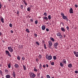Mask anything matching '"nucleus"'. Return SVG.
Masks as SVG:
<instances>
[{
    "label": "nucleus",
    "mask_w": 78,
    "mask_h": 78,
    "mask_svg": "<svg viewBox=\"0 0 78 78\" xmlns=\"http://www.w3.org/2000/svg\"><path fill=\"white\" fill-rule=\"evenodd\" d=\"M46 66L47 67H48V65L47 64H46Z\"/></svg>",
    "instance_id": "obj_56"
},
{
    "label": "nucleus",
    "mask_w": 78,
    "mask_h": 78,
    "mask_svg": "<svg viewBox=\"0 0 78 78\" xmlns=\"http://www.w3.org/2000/svg\"><path fill=\"white\" fill-rule=\"evenodd\" d=\"M12 76L13 78H16V73H15V72H14V71H13Z\"/></svg>",
    "instance_id": "obj_10"
},
{
    "label": "nucleus",
    "mask_w": 78,
    "mask_h": 78,
    "mask_svg": "<svg viewBox=\"0 0 78 78\" xmlns=\"http://www.w3.org/2000/svg\"><path fill=\"white\" fill-rule=\"evenodd\" d=\"M9 26L10 27H12V25L11 23H10L9 25Z\"/></svg>",
    "instance_id": "obj_42"
},
{
    "label": "nucleus",
    "mask_w": 78,
    "mask_h": 78,
    "mask_svg": "<svg viewBox=\"0 0 78 78\" xmlns=\"http://www.w3.org/2000/svg\"><path fill=\"white\" fill-rule=\"evenodd\" d=\"M29 76L30 78H34L36 77V75L33 72H30L29 73Z\"/></svg>",
    "instance_id": "obj_1"
},
{
    "label": "nucleus",
    "mask_w": 78,
    "mask_h": 78,
    "mask_svg": "<svg viewBox=\"0 0 78 78\" xmlns=\"http://www.w3.org/2000/svg\"><path fill=\"white\" fill-rule=\"evenodd\" d=\"M8 68H11V63H9L8 65Z\"/></svg>",
    "instance_id": "obj_28"
},
{
    "label": "nucleus",
    "mask_w": 78,
    "mask_h": 78,
    "mask_svg": "<svg viewBox=\"0 0 78 78\" xmlns=\"http://www.w3.org/2000/svg\"><path fill=\"white\" fill-rule=\"evenodd\" d=\"M66 21H67V22H68V21H69V20L70 21V20H68L67 18H66Z\"/></svg>",
    "instance_id": "obj_58"
},
{
    "label": "nucleus",
    "mask_w": 78,
    "mask_h": 78,
    "mask_svg": "<svg viewBox=\"0 0 78 78\" xmlns=\"http://www.w3.org/2000/svg\"><path fill=\"white\" fill-rule=\"evenodd\" d=\"M2 35V32H0V36H1Z\"/></svg>",
    "instance_id": "obj_59"
},
{
    "label": "nucleus",
    "mask_w": 78,
    "mask_h": 78,
    "mask_svg": "<svg viewBox=\"0 0 78 78\" xmlns=\"http://www.w3.org/2000/svg\"><path fill=\"white\" fill-rule=\"evenodd\" d=\"M44 16H47V14L46 12H44Z\"/></svg>",
    "instance_id": "obj_37"
},
{
    "label": "nucleus",
    "mask_w": 78,
    "mask_h": 78,
    "mask_svg": "<svg viewBox=\"0 0 78 78\" xmlns=\"http://www.w3.org/2000/svg\"><path fill=\"white\" fill-rule=\"evenodd\" d=\"M68 66L69 67V68H72V64H70L68 65Z\"/></svg>",
    "instance_id": "obj_18"
},
{
    "label": "nucleus",
    "mask_w": 78,
    "mask_h": 78,
    "mask_svg": "<svg viewBox=\"0 0 78 78\" xmlns=\"http://www.w3.org/2000/svg\"><path fill=\"white\" fill-rule=\"evenodd\" d=\"M61 30L62 31H63V32H65L66 31V30L64 29V27H62L61 28Z\"/></svg>",
    "instance_id": "obj_13"
},
{
    "label": "nucleus",
    "mask_w": 78,
    "mask_h": 78,
    "mask_svg": "<svg viewBox=\"0 0 78 78\" xmlns=\"http://www.w3.org/2000/svg\"><path fill=\"white\" fill-rule=\"evenodd\" d=\"M11 33H13V31L11 30Z\"/></svg>",
    "instance_id": "obj_62"
},
{
    "label": "nucleus",
    "mask_w": 78,
    "mask_h": 78,
    "mask_svg": "<svg viewBox=\"0 0 78 78\" xmlns=\"http://www.w3.org/2000/svg\"><path fill=\"white\" fill-rule=\"evenodd\" d=\"M43 67L45 68V67H46V65H43Z\"/></svg>",
    "instance_id": "obj_52"
},
{
    "label": "nucleus",
    "mask_w": 78,
    "mask_h": 78,
    "mask_svg": "<svg viewBox=\"0 0 78 78\" xmlns=\"http://www.w3.org/2000/svg\"><path fill=\"white\" fill-rule=\"evenodd\" d=\"M54 47L55 49H57V46L58 45V43L56 42L54 44Z\"/></svg>",
    "instance_id": "obj_5"
},
{
    "label": "nucleus",
    "mask_w": 78,
    "mask_h": 78,
    "mask_svg": "<svg viewBox=\"0 0 78 78\" xmlns=\"http://www.w3.org/2000/svg\"><path fill=\"white\" fill-rule=\"evenodd\" d=\"M14 66L15 68H18L19 67V65H18V64H16L14 65Z\"/></svg>",
    "instance_id": "obj_15"
},
{
    "label": "nucleus",
    "mask_w": 78,
    "mask_h": 78,
    "mask_svg": "<svg viewBox=\"0 0 78 78\" xmlns=\"http://www.w3.org/2000/svg\"><path fill=\"white\" fill-rule=\"evenodd\" d=\"M34 72H37V69H36V67H34Z\"/></svg>",
    "instance_id": "obj_26"
},
{
    "label": "nucleus",
    "mask_w": 78,
    "mask_h": 78,
    "mask_svg": "<svg viewBox=\"0 0 78 78\" xmlns=\"http://www.w3.org/2000/svg\"><path fill=\"white\" fill-rule=\"evenodd\" d=\"M62 17L63 19L64 20H66V19H67V17L65 16H63Z\"/></svg>",
    "instance_id": "obj_17"
},
{
    "label": "nucleus",
    "mask_w": 78,
    "mask_h": 78,
    "mask_svg": "<svg viewBox=\"0 0 78 78\" xmlns=\"http://www.w3.org/2000/svg\"><path fill=\"white\" fill-rule=\"evenodd\" d=\"M5 72L6 73H8L9 71H8V70L7 69H5Z\"/></svg>",
    "instance_id": "obj_32"
},
{
    "label": "nucleus",
    "mask_w": 78,
    "mask_h": 78,
    "mask_svg": "<svg viewBox=\"0 0 78 78\" xmlns=\"http://www.w3.org/2000/svg\"><path fill=\"white\" fill-rule=\"evenodd\" d=\"M75 73H78V71H75Z\"/></svg>",
    "instance_id": "obj_50"
},
{
    "label": "nucleus",
    "mask_w": 78,
    "mask_h": 78,
    "mask_svg": "<svg viewBox=\"0 0 78 78\" xmlns=\"http://www.w3.org/2000/svg\"><path fill=\"white\" fill-rule=\"evenodd\" d=\"M44 20H48V18L47 16L43 17Z\"/></svg>",
    "instance_id": "obj_14"
},
{
    "label": "nucleus",
    "mask_w": 78,
    "mask_h": 78,
    "mask_svg": "<svg viewBox=\"0 0 78 78\" xmlns=\"http://www.w3.org/2000/svg\"><path fill=\"white\" fill-rule=\"evenodd\" d=\"M38 58L40 59H41L42 58V55H39L38 56Z\"/></svg>",
    "instance_id": "obj_21"
},
{
    "label": "nucleus",
    "mask_w": 78,
    "mask_h": 78,
    "mask_svg": "<svg viewBox=\"0 0 78 78\" xmlns=\"http://www.w3.org/2000/svg\"><path fill=\"white\" fill-rule=\"evenodd\" d=\"M36 44L37 45H39L40 44L37 41H36Z\"/></svg>",
    "instance_id": "obj_33"
},
{
    "label": "nucleus",
    "mask_w": 78,
    "mask_h": 78,
    "mask_svg": "<svg viewBox=\"0 0 78 78\" xmlns=\"http://www.w3.org/2000/svg\"><path fill=\"white\" fill-rule=\"evenodd\" d=\"M51 46H49V48H51Z\"/></svg>",
    "instance_id": "obj_63"
},
{
    "label": "nucleus",
    "mask_w": 78,
    "mask_h": 78,
    "mask_svg": "<svg viewBox=\"0 0 78 78\" xmlns=\"http://www.w3.org/2000/svg\"><path fill=\"white\" fill-rule=\"evenodd\" d=\"M34 36H35V37H37V34H35L34 35Z\"/></svg>",
    "instance_id": "obj_54"
},
{
    "label": "nucleus",
    "mask_w": 78,
    "mask_h": 78,
    "mask_svg": "<svg viewBox=\"0 0 78 78\" xmlns=\"http://www.w3.org/2000/svg\"><path fill=\"white\" fill-rule=\"evenodd\" d=\"M42 42H43V44H45V41H44L43 40V41H42Z\"/></svg>",
    "instance_id": "obj_57"
},
{
    "label": "nucleus",
    "mask_w": 78,
    "mask_h": 78,
    "mask_svg": "<svg viewBox=\"0 0 78 78\" xmlns=\"http://www.w3.org/2000/svg\"><path fill=\"white\" fill-rule=\"evenodd\" d=\"M62 62L63 64H66V60L65 59H63V61Z\"/></svg>",
    "instance_id": "obj_12"
},
{
    "label": "nucleus",
    "mask_w": 78,
    "mask_h": 78,
    "mask_svg": "<svg viewBox=\"0 0 78 78\" xmlns=\"http://www.w3.org/2000/svg\"><path fill=\"white\" fill-rule=\"evenodd\" d=\"M73 53L74 55H75V56L76 57H78V51L76 52V51H74Z\"/></svg>",
    "instance_id": "obj_6"
},
{
    "label": "nucleus",
    "mask_w": 78,
    "mask_h": 78,
    "mask_svg": "<svg viewBox=\"0 0 78 78\" xmlns=\"http://www.w3.org/2000/svg\"><path fill=\"white\" fill-rule=\"evenodd\" d=\"M22 60H25V57H23L22 58Z\"/></svg>",
    "instance_id": "obj_49"
},
{
    "label": "nucleus",
    "mask_w": 78,
    "mask_h": 78,
    "mask_svg": "<svg viewBox=\"0 0 78 78\" xmlns=\"http://www.w3.org/2000/svg\"><path fill=\"white\" fill-rule=\"evenodd\" d=\"M75 7H76V8H78V5H76H76H75Z\"/></svg>",
    "instance_id": "obj_51"
},
{
    "label": "nucleus",
    "mask_w": 78,
    "mask_h": 78,
    "mask_svg": "<svg viewBox=\"0 0 78 78\" xmlns=\"http://www.w3.org/2000/svg\"><path fill=\"white\" fill-rule=\"evenodd\" d=\"M61 33L59 32H58L57 34V35L58 36H61Z\"/></svg>",
    "instance_id": "obj_19"
},
{
    "label": "nucleus",
    "mask_w": 78,
    "mask_h": 78,
    "mask_svg": "<svg viewBox=\"0 0 78 78\" xmlns=\"http://www.w3.org/2000/svg\"><path fill=\"white\" fill-rule=\"evenodd\" d=\"M39 69L40 70L42 69V64L41 63L40 64Z\"/></svg>",
    "instance_id": "obj_23"
},
{
    "label": "nucleus",
    "mask_w": 78,
    "mask_h": 78,
    "mask_svg": "<svg viewBox=\"0 0 78 78\" xmlns=\"http://www.w3.org/2000/svg\"><path fill=\"white\" fill-rule=\"evenodd\" d=\"M46 58L48 60H51L52 59V56L51 55H47V56H46Z\"/></svg>",
    "instance_id": "obj_3"
},
{
    "label": "nucleus",
    "mask_w": 78,
    "mask_h": 78,
    "mask_svg": "<svg viewBox=\"0 0 78 78\" xmlns=\"http://www.w3.org/2000/svg\"><path fill=\"white\" fill-rule=\"evenodd\" d=\"M54 64H55V63H54V62H52L51 63V65H52V66H54Z\"/></svg>",
    "instance_id": "obj_45"
},
{
    "label": "nucleus",
    "mask_w": 78,
    "mask_h": 78,
    "mask_svg": "<svg viewBox=\"0 0 78 78\" xmlns=\"http://www.w3.org/2000/svg\"><path fill=\"white\" fill-rule=\"evenodd\" d=\"M6 78H10V75H7L6 76Z\"/></svg>",
    "instance_id": "obj_25"
},
{
    "label": "nucleus",
    "mask_w": 78,
    "mask_h": 78,
    "mask_svg": "<svg viewBox=\"0 0 78 78\" xmlns=\"http://www.w3.org/2000/svg\"><path fill=\"white\" fill-rule=\"evenodd\" d=\"M30 20L31 22H33V20L32 19H30Z\"/></svg>",
    "instance_id": "obj_48"
},
{
    "label": "nucleus",
    "mask_w": 78,
    "mask_h": 78,
    "mask_svg": "<svg viewBox=\"0 0 78 78\" xmlns=\"http://www.w3.org/2000/svg\"><path fill=\"white\" fill-rule=\"evenodd\" d=\"M66 29L67 30H69V27L68 26L66 27Z\"/></svg>",
    "instance_id": "obj_46"
},
{
    "label": "nucleus",
    "mask_w": 78,
    "mask_h": 78,
    "mask_svg": "<svg viewBox=\"0 0 78 78\" xmlns=\"http://www.w3.org/2000/svg\"><path fill=\"white\" fill-rule=\"evenodd\" d=\"M30 9H31V7H29L27 9V11H30Z\"/></svg>",
    "instance_id": "obj_22"
},
{
    "label": "nucleus",
    "mask_w": 78,
    "mask_h": 78,
    "mask_svg": "<svg viewBox=\"0 0 78 78\" xmlns=\"http://www.w3.org/2000/svg\"><path fill=\"white\" fill-rule=\"evenodd\" d=\"M16 13L17 14H19V11H17Z\"/></svg>",
    "instance_id": "obj_55"
},
{
    "label": "nucleus",
    "mask_w": 78,
    "mask_h": 78,
    "mask_svg": "<svg viewBox=\"0 0 78 78\" xmlns=\"http://www.w3.org/2000/svg\"><path fill=\"white\" fill-rule=\"evenodd\" d=\"M61 14L62 16V17H63L64 16V14L62 12L61 13Z\"/></svg>",
    "instance_id": "obj_35"
},
{
    "label": "nucleus",
    "mask_w": 78,
    "mask_h": 78,
    "mask_svg": "<svg viewBox=\"0 0 78 78\" xmlns=\"http://www.w3.org/2000/svg\"><path fill=\"white\" fill-rule=\"evenodd\" d=\"M51 40L52 41V42H54L55 41V40H54V38H51Z\"/></svg>",
    "instance_id": "obj_38"
},
{
    "label": "nucleus",
    "mask_w": 78,
    "mask_h": 78,
    "mask_svg": "<svg viewBox=\"0 0 78 78\" xmlns=\"http://www.w3.org/2000/svg\"><path fill=\"white\" fill-rule=\"evenodd\" d=\"M28 17H29V18H31V16H30L29 15H28Z\"/></svg>",
    "instance_id": "obj_60"
},
{
    "label": "nucleus",
    "mask_w": 78,
    "mask_h": 78,
    "mask_svg": "<svg viewBox=\"0 0 78 78\" xmlns=\"http://www.w3.org/2000/svg\"><path fill=\"white\" fill-rule=\"evenodd\" d=\"M2 6V5L1 2H0V9H1Z\"/></svg>",
    "instance_id": "obj_44"
},
{
    "label": "nucleus",
    "mask_w": 78,
    "mask_h": 78,
    "mask_svg": "<svg viewBox=\"0 0 78 78\" xmlns=\"http://www.w3.org/2000/svg\"><path fill=\"white\" fill-rule=\"evenodd\" d=\"M17 59L18 60H20V58L19 56L18 55L17 56Z\"/></svg>",
    "instance_id": "obj_29"
},
{
    "label": "nucleus",
    "mask_w": 78,
    "mask_h": 78,
    "mask_svg": "<svg viewBox=\"0 0 78 78\" xmlns=\"http://www.w3.org/2000/svg\"><path fill=\"white\" fill-rule=\"evenodd\" d=\"M8 50L11 53H12V52H13V48H12V47H9L8 48Z\"/></svg>",
    "instance_id": "obj_2"
},
{
    "label": "nucleus",
    "mask_w": 78,
    "mask_h": 78,
    "mask_svg": "<svg viewBox=\"0 0 78 78\" xmlns=\"http://www.w3.org/2000/svg\"><path fill=\"white\" fill-rule=\"evenodd\" d=\"M21 9H22L23 8V5H20Z\"/></svg>",
    "instance_id": "obj_31"
},
{
    "label": "nucleus",
    "mask_w": 78,
    "mask_h": 78,
    "mask_svg": "<svg viewBox=\"0 0 78 78\" xmlns=\"http://www.w3.org/2000/svg\"><path fill=\"white\" fill-rule=\"evenodd\" d=\"M48 45L49 46H52L53 45V43H52V42L51 41H48Z\"/></svg>",
    "instance_id": "obj_7"
},
{
    "label": "nucleus",
    "mask_w": 78,
    "mask_h": 78,
    "mask_svg": "<svg viewBox=\"0 0 78 78\" xmlns=\"http://www.w3.org/2000/svg\"><path fill=\"white\" fill-rule=\"evenodd\" d=\"M53 59L54 60H56V57L55 56H53Z\"/></svg>",
    "instance_id": "obj_36"
},
{
    "label": "nucleus",
    "mask_w": 78,
    "mask_h": 78,
    "mask_svg": "<svg viewBox=\"0 0 78 78\" xmlns=\"http://www.w3.org/2000/svg\"><path fill=\"white\" fill-rule=\"evenodd\" d=\"M37 77H39V76H40V73H37Z\"/></svg>",
    "instance_id": "obj_39"
},
{
    "label": "nucleus",
    "mask_w": 78,
    "mask_h": 78,
    "mask_svg": "<svg viewBox=\"0 0 78 78\" xmlns=\"http://www.w3.org/2000/svg\"><path fill=\"white\" fill-rule=\"evenodd\" d=\"M26 31H27V33H30V31H29V30L28 28H27L26 29Z\"/></svg>",
    "instance_id": "obj_30"
},
{
    "label": "nucleus",
    "mask_w": 78,
    "mask_h": 78,
    "mask_svg": "<svg viewBox=\"0 0 78 78\" xmlns=\"http://www.w3.org/2000/svg\"><path fill=\"white\" fill-rule=\"evenodd\" d=\"M46 31H49V29H48V28H46Z\"/></svg>",
    "instance_id": "obj_53"
},
{
    "label": "nucleus",
    "mask_w": 78,
    "mask_h": 78,
    "mask_svg": "<svg viewBox=\"0 0 78 78\" xmlns=\"http://www.w3.org/2000/svg\"><path fill=\"white\" fill-rule=\"evenodd\" d=\"M63 36H64V38H65L66 37V35L65 34H64Z\"/></svg>",
    "instance_id": "obj_61"
},
{
    "label": "nucleus",
    "mask_w": 78,
    "mask_h": 78,
    "mask_svg": "<svg viewBox=\"0 0 78 78\" xmlns=\"http://www.w3.org/2000/svg\"><path fill=\"white\" fill-rule=\"evenodd\" d=\"M0 20L2 22V23H4V19L3 18L0 19Z\"/></svg>",
    "instance_id": "obj_16"
},
{
    "label": "nucleus",
    "mask_w": 78,
    "mask_h": 78,
    "mask_svg": "<svg viewBox=\"0 0 78 78\" xmlns=\"http://www.w3.org/2000/svg\"><path fill=\"white\" fill-rule=\"evenodd\" d=\"M60 66L61 67H63V66H64V65L62 64V63L61 62L60 63Z\"/></svg>",
    "instance_id": "obj_24"
},
{
    "label": "nucleus",
    "mask_w": 78,
    "mask_h": 78,
    "mask_svg": "<svg viewBox=\"0 0 78 78\" xmlns=\"http://www.w3.org/2000/svg\"><path fill=\"white\" fill-rule=\"evenodd\" d=\"M2 71L1 70H0V75H2Z\"/></svg>",
    "instance_id": "obj_47"
},
{
    "label": "nucleus",
    "mask_w": 78,
    "mask_h": 78,
    "mask_svg": "<svg viewBox=\"0 0 78 78\" xmlns=\"http://www.w3.org/2000/svg\"><path fill=\"white\" fill-rule=\"evenodd\" d=\"M22 1L24 3L25 6H27V3L26 2V1L25 0H23Z\"/></svg>",
    "instance_id": "obj_11"
},
{
    "label": "nucleus",
    "mask_w": 78,
    "mask_h": 78,
    "mask_svg": "<svg viewBox=\"0 0 78 78\" xmlns=\"http://www.w3.org/2000/svg\"><path fill=\"white\" fill-rule=\"evenodd\" d=\"M45 28H46V27H45L44 25H42L41 27L42 29L43 30H45Z\"/></svg>",
    "instance_id": "obj_9"
},
{
    "label": "nucleus",
    "mask_w": 78,
    "mask_h": 78,
    "mask_svg": "<svg viewBox=\"0 0 78 78\" xmlns=\"http://www.w3.org/2000/svg\"><path fill=\"white\" fill-rule=\"evenodd\" d=\"M48 18L49 20H51V15H49L48 16Z\"/></svg>",
    "instance_id": "obj_27"
},
{
    "label": "nucleus",
    "mask_w": 78,
    "mask_h": 78,
    "mask_svg": "<svg viewBox=\"0 0 78 78\" xmlns=\"http://www.w3.org/2000/svg\"><path fill=\"white\" fill-rule=\"evenodd\" d=\"M59 36V38H60V39H61L62 38V35H60Z\"/></svg>",
    "instance_id": "obj_40"
},
{
    "label": "nucleus",
    "mask_w": 78,
    "mask_h": 78,
    "mask_svg": "<svg viewBox=\"0 0 78 78\" xmlns=\"http://www.w3.org/2000/svg\"><path fill=\"white\" fill-rule=\"evenodd\" d=\"M38 23V21H37V20H36L35 21V24H37Z\"/></svg>",
    "instance_id": "obj_34"
},
{
    "label": "nucleus",
    "mask_w": 78,
    "mask_h": 78,
    "mask_svg": "<svg viewBox=\"0 0 78 78\" xmlns=\"http://www.w3.org/2000/svg\"><path fill=\"white\" fill-rule=\"evenodd\" d=\"M23 67L24 70H26V69H27V68L25 65H23Z\"/></svg>",
    "instance_id": "obj_20"
},
{
    "label": "nucleus",
    "mask_w": 78,
    "mask_h": 78,
    "mask_svg": "<svg viewBox=\"0 0 78 78\" xmlns=\"http://www.w3.org/2000/svg\"><path fill=\"white\" fill-rule=\"evenodd\" d=\"M41 78H44V77H43L42 76H41Z\"/></svg>",
    "instance_id": "obj_64"
},
{
    "label": "nucleus",
    "mask_w": 78,
    "mask_h": 78,
    "mask_svg": "<svg viewBox=\"0 0 78 78\" xmlns=\"http://www.w3.org/2000/svg\"><path fill=\"white\" fill-rule=\"evenodd\" d=\"M5 54L6 55H7L9 56V57H11V54H10V53H9V51L7 50L5 51Z\"/></svg>",
    "instance_id": "obj_4"
},
{
    "label": "nucleus",
    "mask_w": 78,
    "mask_h": 78,
    "mask_svg": "<svg viewBox=\"0 0 78 78\" xmlns=\"http://www.w3.org/2000/svg\"><path fill=\"white\" fill-rule=\"evenodd\" d=\"M46 76L47 78H51L50 76V75H47Z\"/></svg>",
    "instance_id": "obj_41"
},
{
    "label": "nucleus",
    "mask_w": 78,
    "mask_h": 78,
    "mask_svg": "<svg viewBox=\"0 0 78 78\" xmlns=\"http://www.w3.org/2000/svg\"><path fill=\"white\" fill-rule=\"evenodd\" d=\"M44 47L45 49H47V47H46V44H44Z\"/></svg>",
    "instance_id": "obj_43"
},
{
    "label": "nucleus",
    "mask_w": 78,
    "mask_h": 78,
    "mask_svg": "<svg viewBox=\"0 0 78 78\" xmlns=\"http://www.w3.org/2000/svg\"><path fill=\"white\" fill-rule=\"evenodd\" d=\"M69 12L70 14H72L73 13V9L72 8H71L69 10Z\"/></svg>",
    "instance_id": "obj_8"
}]
</instances>
